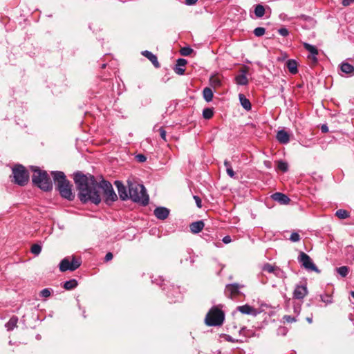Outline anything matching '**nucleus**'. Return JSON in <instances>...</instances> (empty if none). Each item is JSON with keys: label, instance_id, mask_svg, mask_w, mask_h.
Masks as SVG:
<instances>
[{"label": "nucleus", "instance_id": "47", "mask_svg": "<svg viewBox=\"0 0 354 354\" xmlns=\"http://www.w3.org/2000/svg\"><path fill=\"white\" fill-rule=\"evenodd\" d=\"M278 32L282 36H284V37L288 36V29L286 28H281L279 29Z\"/></svg>", "mask_w": 354, "mask_h": 354}, {"label": "nucleus", "instance_id": "12", "mask_svg": "<svg viewBox=\"0 0 354 354\" xmlns=\"http://www.w3.org/2000/svg\"><path fill=\"white\" fill-rule=\"evenodd\" d=\"M241 74L236 76L235 81L238 85L245 86L248 84V80L246 77L248 68L243 67L240 70Z\"/></svg>", "mask_w": 354, "mask_h": 354}, {"label": "nucleus", "instance_id": "54", "mask_svg": "<svg viewBox=\"0 0 354 354\" xmlns=\"http://www.w3.org/2000/svg\"><path fill=\"white\" fill-rule=\"evenodd\" d=\"M351 1V0H343L342 1V5L344 6H347L350 4V2Z\"/></svg>", "mask_w": 354, "mask_h": 354}, {"label": "nucleus", "instance_id": "9", "mask_svg": "<svg viewBox=\"0 0 354 354\" xmlns=\"http://www.w3.org/2000/svg\"><path fill=\"white\" fill-rule=\"evenodd\" d=\"M243 286V285L237 283L227 284L225 288V295L231 299L237 297L241 294L240 289Z\"/></svg>", "mask_w": 354, "mask_h": 354}, {"label": "nucleus", "instance_id": "31", "mask_svg": "<svg viewBox=\"0 0 354 354\" xmlns=\"http://www.w3.org/2000/svg\"><path fill=\"white\" fill-rule=\"evenodd\" d=\"M214 115L213 109L211 108L204 109L203 111V116L205 119L209 120Z\"/></svg>", "mask_w": 354, "mask_h": 354}, {"label": "nucleus", "instance_id": "13", "mask_svg": "<svg viewBox=\"0 0 354 354\" xmlns=\"http://www.w3.org/2000/svg\"><path fill=\"white\" fill-rule=\"evenodd\" d=\"M153 214L157 218L165 220L169 214V209L165 207H158L154 209Z\"/></svg>", "mask_w": 354, "mask_h": 354}, {"label": "nucleus", "instance_id": "26", "mask_svg": "<svg viewBox=\"0 0 354 354\" xmlns=\"http://www.w3.org/2000/svg\"><path fill=\"white\" fill-rule=\"evenodd\" d=\"M203 95L206 102H211L213 98V91L209 87H205L203 91Z\"/></svg>", "mask_w": 354, "mask_h": 354}, {"label": "nucleus", "instance_id": "39", "mask_svg": "<svg viewBox=\"0 0 354 354\" xmlns=\"http://www.w3.org/2000/svg\"><path fill=\"white\" fill-rule=\"evenodd\" d=\"M252 331L247 329L245 327H243L240 330H239V334L241 335H243L245 337H250L252 335Z\"/></svg>", "mask_w": 354, "mask_h": 354}, {"label": "nucleus", "instance_id": "11", "mask_svg": "<svg viewBox=\"0 0 354 354\" xmlns=\"http://www.w3.org/2000/svg\"><path fill=\"white\" fill-rule=\"evenodd\" d=\"M307 293L308 290L306 286H297L293 292V297L301 301L307 295Z\"/></svg>", "mask_w": 354, "mask_h": 354}, {"label": "nucleus", "instance_id": "56", "mask_svg": "<svg viewBox=\"0 0 354 354\" xmlns=\"http://www.w3.org/2000/svg\"><path fill=\"white\" fill-rule=\"evenodd\" d=\"M307 321H308L309 323H312V322H313V319H312V318H309V317H308V318H307Z\"/></svg>", "mask_w": 354, "mask_h": 354}, {"label": "nucleus", "instance_id": "30", "mask_svg": "<svg viewBox=\"0 0 354 354\" xmlns=\"http://www.w3.org/2000/svg\"><path fill=\"white\" fill-rule=\"evenodd\" d=\"M335 215L341 219H345L350 216V214L348 211L342 209H339L336 211Z\"/></svg>", "mask_w": 354, "mask_h": 354}, {"label": "nucleus", "instance_id": "1", "mask_svg": "<svg viewBox=\"0 0 354 354\" xmlns=\"http://www.w3.org/2000/svg\"><path fill=\"white\" fill-rule=\"evenodd\" d=\"M73 179L78 191V198L82 203L100 204L102 199L99 189L103 190L106 204L110 205L118 199L111 183L104 179L99 183L93 175L84 174L81 171L75 172Z\"/></svg>", "mask_w": 354, "mask_h": 354}, {"label": "nucleus", "instance_id": "50", "mask_svg": "<svg viewBox=\"0 0 354 354\" xmlns=\"http://www.w3.org/2000/svg\"><path fill=\"white\" fill-rule=\"evenodd\" d=\"M211 81L216 86H220L221 84V80L218 77H213L211 79Z\"/></svg>", "mask_w": 354, "mask_h": 354}, {"label": "nucleus", "instance_id": "61", "mask_svg": "<svg viewBox=\"0 0 354 354\" xmlns=\"http://www.w3.org/2000/svg\"><path fill=\"white\" fill-rule=\"evenodd\" d=\"M289 354H292V353H289Z\"/></svg>", "mask_w": 354, "mask_h": 354}, {"label": "nucleus", "instance_id": "32", "mask_svg": "<svg viewBox=\"0 0 354 354\" xmlns=\"http://www.w3.org/2000/svg\"><path fill=\"white\" fill-rule=\"evenodd\" d=\"M277 169L282 171L283 172H285L288 170V165L286 162H283L282 160H279L277 162Z\"/></svg>", "mask_w": 354, "mask_h": 354}, {"label": "nucleus", "instance_id": "25", "mask_svg": "<svg viewBox=\"0 0 354 354\" xmlns=\"http://www.w3.org/2000/svg\"><path fill=\"white\" fill-rule=\"evenodd\" d=\"M224 166L226 169V172L227 175L232 178H236V174L232 169V167L230 162L228 161L227 160H225L224 161Z\"/></svg>", "mask_w": 354, "mask_h": 354}, {"label": "nucleus", "instance_id": "5", "mask_svg": "<svg viewBox=\"0 0 354 354\" xmlns=\"http://www.w3.org/2000/svg\"><path fill=\"white\" fill-rule=\"evenodd\" d=\"M224 319L225 315L223 310L214 306L207 313L205 322L209 326H218L223 324Z\"/></svg>", "mask_w": 354, "mask_h": 354}, {"label": "nucleus", "instance_id": "51", "mask_svg": "<svg viewBox=\"0 0 354 354\" xmlns=\"http://www.w3.org/2000/svg\"><path fill=\"white\" fill-rule=\"evenodd\" d=\"M232 241V239L230 236H225L223 238V242L225 244L230 243Z\"/></svg>", "mask_w": 354, "mask_h": 354}, {"label": "nucleus", "instance_id": "33", "mask_svg": "<svg viewBox=\"0 0 354 354\" xmlns=\"http://www.w3.org/2000/svg\"><path fill=\"white\" fill-rule=\"evenodd\" d=\"M301 240V236L297 232H292L290 236L289 241L292 242H299Z\"/></svg>", "mask_w": 354, "mask_h": 354}, {"label": "nucleus", "instance_id": "19", "mask_svg": "<svg viewBox=\"0 0 354 354\" xmlns=\"http://www.w3.org/2000/svg\"><path fill=\"white\" fill-rule=\"evenodd\" d=\"M262 270L268 273H274L275 275L279 276L282 274V272L279 268H276L274 266L266 263L262 268Z\"/></svg>", "mask_w": 354, "mask_h": 354}, {"label": "nucleus", "instance_id": "28", "mask_svg": "<svg viewBox=\"0 0 354 354\" xmlns=\"http://www.w3.org/2000/svg\"><path fill=\"white\" fill-rule=\"evenodd\" d=\"M254 14L258 18L262 17L265 15L264 7L261 4L257 5L254 8Z\"/></svg>", "mask_w": 354, "mask_h": 354}, {"label": "nucleus", "instance_id": "55", "mask_svg": "<svg viewBox=\"0 0 354 354\" xmlns=\"http://www.w3.org/2000/svg\"><path fill=\"white\" fill-rule=\"evenodd\" d=\"M288 319H289V322H296V319L294 318V317H290V316L288 317Z\"/></svg>", "mask_w": 354, "mask_h": 354}, {"label": "nucleus", "instance_id": "52", "mask_svg": "<svg viewBox=\"0 0 354 354\" xmlns=\"http://www.w3.org/2000/svg\"><path fill=\"white\" fill-rule=\"evenodd\" d=\"M321 131L323 133H327L328 132V127L326 124H322L321 127Z\"/></svg>", "mask_w": 354, "mask_h": 354}, {"label": "nucleus", "instance_id": "42", "mask_svg": "<svg viewBox=\"0 0 354 354\" xmlns=\"http://www.w3.org/2000/svg\"><path fill=\"white\" fill-rule=\"evenodd\" d=\"M39 295L41 297H48L50 295V290L49 288H44L43 289L40 293H39Z\"/></svg>", "mask_w": 354, "mask_h": 354}, {"label": "nucleus", "instance_id": "53", "mask_svg": "<svg viewBox=\"0 0 354 354\" xmlns=\"http://www.w3.org/2000/svg\"><path fill=\"white\" fill-rule=\"evenodd\" d=\"M198 0H185V3L188 6L194 5Z\"/></svg>", "mask_w": 354, "mask_h": 354}, {"label": "nucleus", "instance_id": "2", "mask_svg": "<svg viewBox=\"0 0 354 354\" xmlns=\"http://www.w3.org/2000/svg\"><path fill=\"white\" fill-rule=\"evenodd\" d=\"M51 175L61 196L68 201H73L75 195L72 192L71 185L66 179L64 173L60 171H55L51 172Z\"/></svg>", "mask_w": 354, "mask_h": 354}, {"label": "nucleus", "instance_id": "17", "mask_svg": "<svg viewBox=\"0 0 354 354\" xmlns=\"http://www.w3.org/2000/svg\"><path fill=\"white\" fill-rule=\"evenodd\" d=\"M205 224L203 221H198L196 222H193L189 225V228L191 232L193 234H197L202 231L204 228Z\"/></svg>", "mask_w": 354, "mask_h": 354}, {"label": "nucleus", "instance_id": "22", "mask_svg": "<svg viewBox=\"0 0 354 354\" xmlns=\"http://www.w3.org/2000/svg\"><path fill=\"white\" fill-rule=\"evenodd\" d=\"M277 139L281 143H288V132L284 130L279 131L277 134Z\"/></svg>", "mask_w": 354, "mask_h": 354}, {"label": "nucleus", "instance_id": "20", "mask_svg": "<svg viewBox=\"0 0 354 354\" xmlns=\"http://www.w3.org/2000/svg\"><path fill=\"white\" fill-rule=\"evenodd\" d=\"M239 97L241 106L246 111H250L252 108V105L250 100L248 98H246V97L243 94H239Z\"/></svg>", "mask_w": 354, "mask_h": 354}, {"label": "nucleus", "instance_id": "48", "mask_svg": "<svg viewBox=\"0 0 354 354\" xmlns=\"http://www.w3.org/2000/svg\"><path fill=\"white\" fill-rule=\"evenodd\" d=\"M113 257V255L111 252H107L104 257V261L106 262L111 261Z\"/></svg>", "mask_w": 354, "mask_h": 354}, {"label": "nucleus", "instance_id": "3", "mask_svg": "<svg viewBox=\"0 0 354 354\" xmlns=\"http://www.w3.org/2000/svg\"><path fill=\"white\" fill-rule=\"evenodd\" d=\"M30 169L33 172L32 181L34 185L44 192H48L53 189L52 181L46 171L37 166H30Z\"/></svg>", "mask_w": 354, "mask_h": 354}, {"label": "nucleus", "instance_id": "60", "mask_svg": "<svg viewBox=\"0 0 354 354\" xmlns=\"http://www.w3.org/2000/svg\"><path fill=\"white\" fill-rule=\"evenodd\" d=\"M106 66V64L102 65V68H104Z\"/></svg>", "mask_w": 354, "mask_h": 354}, {"label": "nucleus", "instance_id": "49", "mask_svg": "<svg viewBox=\"0 0 354 354\" xmlns=\"http://www.w3.org/2000/svg\"><path fill=\"white\" fill-rule=\"evenodd\" d=\"M308 58L313 63V64H316L317 62V55H310L308 56Z\"/></svg>", "mask_w": 354, "mask_h": 354}, {"label": "nucleus", "instance_id": "59", "mask_svg": "<svg viewBox=\"0 0 354 354\" xmlns=\"http://www.w3.org/2000/svg\"><path fill=\"white\" fill-rule=\"evenodd\" d=\"M283 319L288 320V316L287 315L283 316Z\"/></svg>", "mask_w": 354, "mask_h": 354}, {"label": "nucleus", "instance_id": "6", "mask_svg": "<svg viewBox=\"0 0 354 354\" xmlns=\"http://www.w3.org/2000/svg\"><path fill=\"white\" fill-rule=\"evenodd\" d=\"M14 182L20 185L24 186L29 181L28 171L21 165H17L12 168Z\"/></svg>", "mask_w": 354, "mask_h": 354}, {"label": "nucleus", "instance_id": "38", "mask_svg": "<svg viewBox=\"0 0 354 354\" xmlns=\"http://www.w3.org/2000/svg\"><path fill=\"white\" fill-rule=\"evenodd\" d=\"M321 300L322 301L326 303V304L333 303L331 296L327 294L324 295H321Z\"/></svg>", "mask_w": 354, "mask_h": 354}, {"label": "nucleus", "instance_id": "14", "mask_svg": "<svg viewBox=\"0 0 354 354\" xmlns=\"http://www.w3.org/2000/svg\"><path fill=\"white\" fill-rule=\"evenodd\" d=\"M187 62L185 59L183 58H179L176 61V64L174 68V71L176 74L182 75L185 73V69L183 68L186 64Z\"/></svg>", "mask_w": 354, "mask_h": 354}, {"label": "nucleus", "instance_id": "10", "mask_svg": "<svg viewBox=\"0 0 354 354\" xmlns=\"http://www.w3.org/2000/svg\"><path fill=\"white\" fill-rule=\"evenodd\" d=\"M114 184L118 189V192L120 199L122 201H126L127 199H129V192L127 191V188L124 184L119 180L115 181Z\"/></svg>", "mask_w": 354, "mask_h": 354}, {"label": "nucleus", "instance_id": "43", "mask_svg": "<svg viewBox=\"0 0 354 354\" xmlns=\"http://www.w3.org/2000/svg\"><path fill=\"white\" fill-rule=\"evenodd\" d=\"M136 159L139 162H144L146 161L147 158L145 155L140 153L136 156Z\"/></svg>", "mask_w": 354, "mask_h": 354}, {"label": "nucleus", "instance_id": "35", "mask_svg": "<svg viewBox=\"0 0 354 354\" xmlns=\"http://www.w3.org/2000/svg\"><path fill=\"white\" fill-rule=\"evenodd\" d=\"M337 273L343 277H345L348 273V268L346 266H341L337 268Z\"/></svg>", "mask_w": 354, "mask_h": 354}, {"label": "nucleus", "instance_id": "29", "mask_svg": "<svg viewBox=\"0 0 354 354\" xmlns=\"http://www.w3.org/2000/svg\"><path fill=\"white\" fill-rule=\"evenodd\" d=\"M304 46L306 50H308L311 55H317L318 50L315 46L308 43H304Z\"/></svg>", "mask_w": 354, "mask_h": 354}, {"label": "nucleus", "instance_id": "24", "mask_svg": "<svg viewBox=\"0 0 354 354\" xmlns=\"http://www.w3.org/2000/svg\"><path fill=\"white\" fill-rule=\"evenodd\" d=\"M18 322V318L17 317H12L9 321L6 324V327L8 330H12L15 328L17 327V324Z\"/></svg>", "mask_w": 354, "mask_h": 354}, {"label": "nucleus", "instance_id": "45", "mask_svg": "<svg viewBox=\"0 0 354 354\" xmlns=\"http://www.w3.org/2000/svg\"><path fill=\"white\" fill-rule=\"evenodd\" d=\"M193 198L196 202V206L198 208H201L202 207V201L201 198L198 196H194Z\"/></svg>", "mask_w": 354, "mask_h": 354}, {"label": "nucleus", "instance_id": "46", "mask_svg": "<svg viewBox=\"0 0 354 354\" xmlns=\"http://www.w3.org/2000/svg\"><path fill=\"white\" fill-rule=\"evenodd\" d=\"M225 339L226 341H227L229 342H232V343L239 342V341L238 339H236L233 338L232 336H230L229 335H226Z\"/></svg>", "mask_w": 354, "mask_h": 354}, {"label": "nucleus", "instance_id": "21", "mask_svg": "<svg viewBox=\"0 0 354 354\" xmlns=\"http://www.w3.org/2000/svg\"><path fill=\"white\" fill-rule=\"evenodd\" d=\"M237 309L241 313L246 314V315L254 314V313H255V311H256V310L253 307H252L248 304L238 306Z\"/></svg>", "mask_w": 354, "mask_h": 354}, {"label": "nucleus", "instance_id": "18", "mask_svg": "<svg viewBox=\"0 0 354 354\" xmlns=\"http://www.w3.org/2000/svg\"><path fill=\"white\" fill-rule=\"evenodd\" d=\"M341 71L350 75L353 76L354 75V66L347 62H342L340 65Z\"/></svg>", "mask_w": 354, "mask_h": 354}, {"label": "nucleus", "instance_id": "40", "mask_svg": "<svg viewBox=\"0 0 354 354\" xmlns=\"http://www.w3.org/2000/svg\"><path fill=\"white\" fill-rule=\"evenodd\" d=\"M287 54L285 53L284 54L281 55V56H279L277 57V60L279 62H284V67H288V59H287Z\"/></svg>", "mask_w": 354, "mask_h": 354}, {"label": "nucleus", "instance_id": "15", "mask_svg": "<svg viewBox=\"0 0 354 354\" xmlns=\"http://www.w3.org/2000/svg\"><path fill=\"white\" fill-rule=\"evenodd\" d=\"M271 198L279 203L280 205H287L288 204V196L281 193L276 192L271 195Z\"/></svg>", "mask_w": 354, "mask_h": 354}, {"label": "nucleus", "instance_id": "4", "mask_svg": "<svg viewBox=\"0 0 354 354\" xmlns=\"http://www.w3.org/2000/svg\"><path fill=\"white\" fill-rule=\"evenodd\" d=\"M129 196L133 202L145 206L149 203V196L144 185L129 182Z\"/></svg>", "mask_w": 354, "mask_h": 354}, {"label": "nucleus", "instance_id": "41", "mask_svg": "<svg viewBox=\"0 0 354 354\" xmlns=\"http://www.w3.org/2000/svg\"><path fill=\"white\" fill-rule=\"evenodd\" d=\"M301 304H302V301H299L297 303H295L293 304L294 312L297 315L300 313Z\"/></svg>", "mask_w": 354, "mask_h": 354}, {"label": "nucleus", "instance_id": "34", "mask_svg": "<svg viewBox=\"0 0 354 354\" xmlns=\"http://www.w3.org/2000/svg\"><path fill=\"white\" fill-rule=\"evenodd\" d=\"M41 251V246L39 244H33L31 246L30 252L35 255H39Z\"/></svg>", "mask_w": 354, "mask_h": 354}, {"label": "nucleus", "instance_id": "44", "mask_svg": "<svg viewBox=\"0 0 354 354\" xmlns=\"http://www.w3.org/2000/svg\"><path fill=\"white\" fill-rule=\"evenodd\" d=\"M159 132H160V138L164 140V141H167V139H166V131L164 129L163 127H160L159 129H158Z\"/></svg>", "mask_w": 354, "mask_h": 354}, {"label": "nucleus", "instance_id": "58", "mask_svg": "<svg viewBox=\"0 0 354 354\" xmlns=\"http://www.w3.org/2000/svg\"><path fill=\"white\" fill-rule=\"evenodd\" d=\"M351 295L352 296V297L354 299V291H351L350 292Z\"/></svg>", "mask_w": 354, "mask_h": 354}, {"label": "nucleus", "instance_id": "23", "mask_svg": "<svg viewBox=\"0 0 354 354\" xmlns=\"http://www.w3.org/2000/svg\"><path fill=\"white\" fill-rule=\"evenodd\" d=\"M78 285L77 281L75 279L66 281L63 285V288L67 290H70L76 288Z\"/></svg>", "mask_w": 354, "mask_h": 354}, {"label": "nucleus", "instance_id": "57", "mask_svg": "<svg viewBox=\"0 0 354 354\" xmlns=\"http://www.w3.org/2000/svg\"><path fill=\"white\" fill-rule=\"evenodd\" d=\"M285 330L284 328H279V331L280 332L281 330H283V334L285 335V333H283V330Z\"/></svg>", "mask_w": 354, "mask_h": 354}, {"label": "nucleus", "instance_id": "37", "mask_svg": "<svg viewBox=\"0 0 354 354\" xmlns=\"http://www.w3.org/2000/svg\"><path fill=\"white\" fill-rule=\"evenodd\" d=\"M193 52V49L189 46L183 47L180 49V53L183 56H188Z\"/></svg>", "mask_w": 354, "mask_h": 354}, {"label": "nucleus", "instance_id": "27", "mask_svg": "<svg viewBox=\"0 0 354 354\" xmlns=\"http://www.w3.org/2000/svg\"><path fill=\"white\" fill-rule=\"evenodd\" d=\"M297 62L295 59H289V73L295 75L298 73Z\"/></svg>", "mask_w": 354, "mask_h": 354}, {"label": "nucleus", "instance_id": "8", "mask_svg": "<svg viewBox=\"0 0 354 354\" xmlns=\"http://www.w3.org/2000/svg\"><path fill=\"white\" fill-rule=\"evenodd\" d=\"M297 260L302 267L309 271H314L317 273H319L320 270L317 268L315 264L313 263L311 258L305 252H300L298 256Z\"/></svg>", "mask_w": 354, "mask_h": 354}, {"label": "nucleus", "instance_id": "36", "mask_svg": "<svg viewBox=\"0 0 354 354\" xmlns=\"http://www.w3.org/2000/svg\"><path fill=\"white\" fill-rule=\"evenodd\" d=\"M266 32V28L263 27H257L254 30V34L256 37H261Z\"/></svg>", "mask_w": 354, "mask_h": 354}, {"label": "nucleus", "instance_id": "16", "mask_svg": "<svg viewBox=\"0 0 354 354\" xmlns=\"http://www.w3.org/2000/svg\"><path fill=\"white\" fill-rule=\"evenodd\" d=\"M142 55L147 57L153 64L155 68H158L160 65L158 61L157 57L149 50H144L142 52Z\"/></svg>", "mask_w": 354, "mask_h": 354}, {"label": "nucleus", "instance_id": "7", "mask_svg": "<svg viewBox=\"0 0 354 354\" xmlns=\"http://www.w3.org/2000/svg\"><path fill=\"white\" fill-rule=\"evenodd\" d=\"M81 264L82 259L80 257H76L75 256L67 257L61 261L59 268L61 272H66L67 270L74 271L77 270Z\"/></svg>", "mask_w": 354, "mask_h": 354}]
</instances>
